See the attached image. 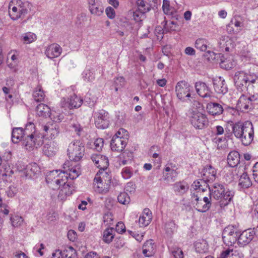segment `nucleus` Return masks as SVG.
<instances>
[{"instance_id":"052dcab7","label":"nucleus","mask_w":258,"mask_h":258,"mask_svg":"<svg viewBox=\"0 0 258 258\" xmlns=\"http://www.w3.org/2000/svg\"><path fill=\"white\" fill-rule=\"evenodd\" d=\"M105 13L107 17L110 19H113L115 17V12L113 8L108 7L106 8Z\"/></svg>"},{"instance_id":"1a4fd4ad","label":"nucleus","mask_w":258,"mask_h":258,"mask_svg":"<svg viewBox=\"0 0 258 258\" xmlns=\"http://www.w3.org/2000/svg\"><path fill=\"white\" fill-rule=\"evenodd\" d=\"M244 75L245 72L243 71L237 72L233 77L235 85L237 90L241 92L248 91V88L249 87V84L247 85L248 78Z\"/></svg>"},{"instance_id":"a211bd4d","label":"nucleus","mask_w":258,"mask_h":258,"mask_svg":"<svg viewBox=\"0 0 258 258\" xmlns=\"http://www.w3.org/2000/svg\"><path fill=\"white\" fill-rule=\"evenodd\" d=\"M95 176H101L103 181L104 182V187L98 186L99 188V191L102 192H107L109 191L111 180V176L110 173L105 170H99Z\"/></svg>"},{"instance_id":"9b49d317","label":"nucleus","mask_w":258,"mask_h":258,"mask_svg":"<svg viewBox=\"0 0 258 258\" xmlns=\"http://www.w3.org/2000/svg\"><path fill=\"white\" fill-rule=\"evenodd\" d=\"M83 100L76 94H74L67 99L63 98L60 102V106L62 108L70 109L80 107L82 104Z\"/></svg>"},{"instance_id":"4c0bfd02","label":"nucleus","mask_w":258,"mask_h":258,"mask_svg":"<svg viewBox=\"0 0 258 258\" xmlns=\"http://www.w3.org/2000/svg\"><path fill=\"white\" fill-rule=\"evenodd\" d=\"M36 39V35L32 32H28L24 33L21 36V40L24 43L29 44L34 41Z\"/></svg>"},{"instance_id":"603ef678","label":"nucleus","mask_w":258,"mask_h":258,"mask_svg":"<svg viewBox=\"0 0 258 258\" xmlns=\"http://www.w3.org/2000/svg\"><path fill=\"white\" fill-rule=\"evenodd\" d=\"M49 117H51V119L53 121L56 122H61L64 118V116L62 113L57 112H54L52 113L50 112V116Z\"/></svg>"},{"instance_id":"f704fd0d","label":"nucleus","mask_w":258,"mask_h":258,"mask_svg":"<svg viewBox=\"0 0 258 258\" xmlns=\"http://www.w3.org/2000/svg\"><path fill=\"white\" fill-rule=\"evenodd\" d=\"M220 65L221 68L228 70L234 68L236 65V62L232 57L226 58L224 60L221 58Z\"/></svg>"},{"instance_id":"39448f33","label":"nucleus","mask_w":258,"mask_h":258,"mask_svg":"<svg viewBox=\"0 0 258 258\" xmlns=\"http://www.w3.org/2000/svg\"><path fill=\"white\" fill-rule=\"evenodd\" d=\"M67 151L71 160L78 161L82 159L84 155L85 148L80 141L76 140L69 144Z\"/></svg>"},{"instance_id":"393cba45","label":"nucleus","mask_w":258,"mask_h":258,"mask_svg":"<svg viewBox=\"0 0 258 258\" xmlns=\"http://www.w3.org/2000/svg\"><path fill=\"white\" fill-rule=\"evenodd\" d=\"M206 109L208 112L213 116L220 115L223 111L222 106L218 103H209L207 105Z\"/></svg>"},{"instance_id":"7ed1b4c3","label":"nucleus","mask_w":258,"mask_h":258,"mask_svg":"<svg viewBox=\"0 0 258 258\" xmlns=\"http://www.w3.org/2000/svg\"><path fill=\"white\" fill-rule=\"evenodd\" d=\"M225 184L221 182H215L211 187H209L210 198H213L216 200H223L221 201V207L226 206L232 201L235 195L233 190L226 189Z\"/></svg>"},{"instance_id":"4d7b16f0","label":"nucleus","mask_w":258,"mask_h":258,"mask_svg":"<svg viewBox=\"0 0 258 258\" xmlns=\"http://www.w3.org/2000/svg\"><path fill=\"white\" fill-rule=\"evenodd\" d=\"M227 139L225 137H218V136L212 139V142L217 145V148L220 149L222 148V146H220V143L222 142H226Z\"/></svg>"},{"instance_id":"4468645a","label":"nucleus","mask_w":258,"mask_h":258,"mask_svg":"<svg viewBox=\"0 0 258 258\" xmlns=\"http://www.w3.org/2000/svg\"><path fill=\"white\" fill-rule=\"evenodd\" d=\"M213 88L218 94L224 95L228 92V87L225 80L221 77L212 79Z\"/></svg>"},{"instance_id":"dca6fc26","label":"nucleus","mask_w":258,"mask_h":258,"mask_svg":"<svg viewBox=\"0 0 258 258\" xmlns=\"http://www.w3.org/2000/svg\"><path fill=\"white\" fill-rule=\"evenodd\" d=\"M70 162H66L63 164V173L67 175V179L70 178L71 179L77 178L81 174V169L79 165H75L72 167L69 166Z\"/></svg>"},{"instance_id":"72a5a7b5","label":"nucleus","mask_w":258,"mask_h":258,"mask_svg":"<svg viewBox=\"0 0 258 258\" xmlns=\"http://www.w3.org/2000/svg\"><path fill=\"white\" fill-rule=\"evenodd\" d=\"M209 42L207 39L204 38H199L195 43V47L201 51L205 52L208 48Z\"/></svg>"},{"instance_id":"a878e982","label":"nucleus","mask_w":258,"mask_h":258,"mask_svg":"<svg viewBox=\"0 0 258 258\" xmlns=\"http://www.w3.org/2000/svg\"><path fill=\"white\" fill-rule=\"evenodd\" d=\"M172 186L174 192L180 195L185 194L189 189L188 184L184 180L176 182Z\"/></svg>"},{"instance_id":"473e14b6","label":"nucleus","mask_w":258,"mask_h":258,"mask_svg":"<svg viewBox=\"0 0 258 258\" xmlns=\"http://www.w3.org/2000/svg\"><path fill=\"white\" fill-rule=\"evenodd\" d=\"M208 182L209 181L203 178L202 179L194 181L192 186L195 190L199 189L202 191H205L208 188L211 187L208 184Z\"/></svg>"},{"instance_id":"aec40b11","label":"nucleus","mask_w":258,"mask_h":258,"mask_svg":"<svg viewBox=\"0 0 258 258\" xmlns=\"http://www.w3.org/2000/svg\"><path fill=\"white\" fill-rule=\"evenodd\" d=\"M61 51V47L58 44L53 43L48 46L45 51V54L48 58L52 59L59 56Z\"/></svg>"},{"instance_id":"4be33fe9","label":"nucleus","mask_w":258,"mask_h":258,"mask_svg":"<svg viewBox=\"0 0 258 258\" xmlns=\"http://www.w3.org/2000/svg\"><path fill=\"white\" fill-rule=\"evenodd\" d=\"M26 177L33 178L37 176L40 172V169L36 163H32L28 165L24 171Z\"/></svg>"},{"instance_id":"e2e57ef3","label":"nucleus","mask_w":258,"mask_h":258,"mask_svg":"<svg viewBox=\"0 0 258 258\" xmlns=\"http://www.w3.org/2000/svg\"><path fill=\"white\" fill-rule=\"evenodd\" d=\"M19 10V6L18 7H13L12 8V11H9V15L11 19L13 20H17L18 19L20 18V15H16V12Z\"/></svg>"},{"instance_id":"f03ea898","label":"nucleus","mask_w":258,"mask_h":258,"mask_svg":"<svg viewBox=\"0 0 258 258\" xmlns=\"http://www.w3.org/2000/svg\"><path fill=\"white\" fill-rule=\"evenodd\" d=\"M23 131L26 137L23 141V146L26 150L31 151L34 147L37 148L43 144V136L36 131L33 122H28Z\"/></svg>"},{"instance_id":"680f3d73","label":"nucleus","mask_w":258,"mask_h":258,"mask_svg":"<svg viewBox=\"0 0 258 258\" xmlns=\"http://www.w3.org/2000/svg\"><path fill=\"white\" fill-rule=\"evenodd\" d=\"M59 133V127L57 125H55L54 127H51L49 135L51 138H55L57 137Z\"/></svg>"},{"instance_id":"0e129e2a","label":"nucleus","mask_w":258,"mask_h":258,"mask_svg":"<svg viewBox=\"0 0 258 258\" xmlns=\"http://www.w3.org/2000/svg\"><path fill=\"white\" fill-rule=\"evenodd\" d=\"M244 232H245V234H246V238H247L248 241H250V242L251 241V240L253 239L254 237V235L255 234L256 235V233L254 230H251V229H248L244 231Z\"/></svg>"},{"instance_id":"6ab92c4d","label":"nucleus","mask_w":258,"mask_h":258,"mask_svg":"<svg viewBox=\"0 0 258 258\" xmlns=\"http://www.w3.org/2000/svg\"><path fill=\"white\" fill-rule=\"evenodd\" d=\"M217 171L214 167L211 165L205 166L201 172V176L203 179L209 181L215 180Z\"/></svg>"},{"instance_id":"f8f14e48","label":"nucleus","mask_w":258,"mask_h":258,"mask_svg":"<svg viewBox=\"0 0 258 258\" xmlns=\"http://www.w3.org/2000/svg\"><path fill=\"white\" fill-rule=\"evenodd\" d=\"M127 138L123 136L121 137L113 136L110 142L111 149L112 151L121 152L127 145Z\"/></svg>"},{"instance_id":"338daca9","label":"nucleus","mask_w":258,"mask_h":258,"mask_svg":"<svg viewBox=\"0 0 258 258\" xmlns=\"http://www.w3.org/2000/svg\"><path fill=\"white\" fill-rule=\"evenodd\" d=\"M145 13H143L142 11L139 10H136L134 12L133 17L134 19L137 21L139 22L141 21V17Z\"/></svg>"},{"instance_id":"5fc2aeb1","label":"nucleus","mask_w":258,"mask_h":258,"mask_svg":"<svg viewBox=\"0 0 258 258\" xmlns=\"http://www.w3.org/2000/svg\"><path fill=\"white\" fill-rule=\"evenodd\" d=\"M252 87L254 94L247 97L251 100L252 103L254 104L255 102L258 100V81L255 83V85H252Z\"/></svg>"},{"instance_id":"423d86ee","label":"nucleus","mask_w":258,"mask_h":258,"mask_svg":"<svg viewBox=\"0 0 258 258\" xmlns=\"http://www.w3.org/2000/svg\"><path fill=\"white\" fill-rule=\"evenodd\" d=\"M192 87L186 81H180L175 86V92L178 99L182 101L185 100V98L188 99L191 97V92Z\"/></svg>"},{"instance_id":"9d476101","label":"nucleus","mask_w":258,"mask_h":258,"mask_svg":"<svg viewBox=\"0 0 258 258\" xmlns=\"http://www.w3.org/2000/svg\"><path fill=\"white\" fill-rule=\"evenodd\" d=\"M239 231L236 225H229L225 227L222 232L223 242H237Z\"/></svg>"},{"instance_id":"6e6552de","label":"nucleus","mask_w":258,"mask_h":258,"mask_svg":"<svg viewBox=\"0 0 258 258\" xmlns=\"http://www.w3.org/2000/svg\"><path fill=\"white\" fill-rule=\"evenodd\" d=\"M95 124L98 128L105 129L109 126L110 117L109 114L104 110H100L94 114Z\"/></svg>"},{"instance_id":"864d4df0","label":"nucleus","mask_w":258,"mask_h":258,"mask_svg":"<svg viewBox=\"0 0 258 258\" xmlns=\"http://www.w3.org/2000/svg\"><path fill=\"white\" fill-rule=\"evenodd\" d=\"M83 78L85 81L92 82L95 79L94 73L90 70H86L83 73Z\"/></svg>"},{"instance_id":"69168bd1","label":"nucleus","mask_w":258,"mask_h":258,"mask_svg":"<svg viewBox=\"0 0 258 258\" xmlns=\"http://www.w3.org/2000/svg\"><path fill=\"white\" fill-rule=\"evenodd\" d=\"M171 252L175 258H183V255L182 251L179 248L171 250Z\"/></svg>"},{"instance_id":"774afa93","label":"nucleus","mask_w":258,"mask_h":258,"mask_svg":"<svg viewBox=\"0 0 258 258\" xmlns=\"http://www.w3.org/2000/svg\"><path fill=\"white\" fill-rule=\"evenodd\" d=\"M253 177L254 181L258 182V162H256L252 168Z\"/></svg>"},{"instance_id":"49530a36","label":"nucleus","mask_w":258,"mask_h":258,"mask_svg":"<svg viewBox=\"0 0 258 258\" xmlns=\"http://www.w3.org/2000/svg\"><path fill=\"white\" fill-rule=\"evenodd\" d=\"M23 219L18 215H14L11 218L12 226L14 227L20 226L23 223Z\"/></svg>"},{"instance_id":"c9c22d12","label":"nucleus","mask_w":258,"mask_h":258,"mask_svg":"<svg viewBox=\"0 0 258 258\" xmlns=\"http://www.w3.org/2000/svg\"><path fill=\"white\" fill-rule=\"evenodd\" d=\"M154 243H145L143 246V253L146 257H150L155 253Z\"/></svg>"},{"instance_id":"c03bdc74","label":"nucleus","mask_w":258,"mask_h":258,"mask_svg":"<svg viewBox=\"0 0 258 258\" xmlns=\"http://www.w3.org/2000/svg\"><path fill=\"white\" fill-rule=\"evenodd\" d=\"M114 229L112 228H107L103 232V238L104 242H110L112 240Z\"/></svg>"},{"instance_id":"8fccbe9b","label":"nucleus","mask_w":258,"mask_h":258,"mask_svg":"<svg viewBox=\"0 0 258 258\" xmlns=\"http://www.w3.org/2000/svg\"><path fill=\"white\" fill-rule=\"evenodd\" d=\"M151 217H147V216H141L139 219V223L140 227H144L148 226L151 221Z\"/></svg>"},{"instance_id":"7c9ffc66","label":"nucleus","mask_w":258,"mask_h":258,"mask_svg":"<svg viewBox=\"0 0 258 258\" xmlns=\"http://www.w3.org/2000/svg\"><path fill=\"white\" fill-rule=\"evenodd\" d=\"M211 198H209L207 197H205L203 198V202L205 203L203 206H202V201L200 200L199 202L197 203L196 206L197 207V210L201 213H204L207 212L211 206V202L210 200Z\"/></svg>"},{"instance_id":"09e8293b","label":"nucleus","mask_w":258,"mask_h":258,"mask_svg":"<svg viewBox=\"0 0 258 258\" xmlns=\"http://www.w3.org/2000/svg\"><path fill=\"white\" fill-rule=\"evenodd\" d=\"M195 246L196 251L199 253H205L208 249L207 243H196Z\"/></svg>"},{"instance_id":"2eb2a0df","label":"nucleus","mask_w":258,"mask_h":258,"mask_svg":"<svg viewBox=\"0 0 258 258\" xmlns=\"http://www.w3.org/2000/svg\"><path fill=\"white\" fill-rule=\"evenodd\" d=\"M195 88L198 95L202 98H210L212 96L213 93L211 88L205 82L202 81L196 82Z\"/></svg>"},{"instance_id":"58836bf2","label":"nucleus","mask_w":258,"mask_h":258,"mask_svg":"<svg viewBox=\"0 0 258 258\" xmlns=\"http://www.w3.org/2000/svg\"><path fill=\"white\" fill-rule=\"evenodd\" d=\"M33 97L36 102H42L44 100L45 94L40 87L37 88L33 92Z\"/></svg>"},{"instance_id":"2f4dec72","label":"nucleus","mask_w":258,"mask_h":258,"mask_svg":"<svg viewBox=\"0 0 258 258\" xmlns=\"http://www.w3.org/2000/svg\"><path fill=\"white\" fill-rule=\"evenodd\" d=\"M19 4V13L23 18L29 12L31 11L33 6L31 3L28 2H22L20 1Z\"/></svg>"},{"instance_id":"f3484780","label":"nucleus","mask_w":258,"mask_h":258,"mask_svg":"<svg viewBox=\"0 0 258 258\" xmlns=\"http://www.w3.org/2000/svg\"><path fill=\"white\" fill-rule=\"evenodd\" d=\"M115 231L118 233L125 232L126 234L129 236H131L139 242H141L143 240V238L144 237V234L142 233H139L136 231H133L129 230L126 231L125 226L122 222L117 223L115 227Z\"/></svg>"},{"instance_id":"20e7f679","label":"nucleus","mask_w":258,"mask_h":258,"mask_svg":"<svg viewBox=\"0 0 258 258\" xmlns=\"http://www.w3.org/2000/svg\"><path fill=\"white\" fill-rule=\"evenodd\" d=\"M188 117L190 123L197 129H203L209 125V120L206 115L197 110L190 109Z\"/></svg>"},{"instance_id":"bf43d9fd","label":"nucleus","mask_w":258,"mask_h":258,"mask_svg":"<svg viewBox=\"0 0 258 258\" xmlns=\"http://www.w3.org/2000/svg\"><path fill=\"white\" fill-rule=\"evenodd\" d=\"M245 77H247L248 78V81H247V83L249 84V87L251 86L252 87V85H255V83L258 82V79L255 76H252L250 74H248L245 73Z\"/></svg>"},{"instance_id":"c756f323","label":"nucleus","mask_w":258,"mask_h":258,"mask_svg":"<svg viewBox=\"0 0 258 258\" xmlns=\"http://www.w3.org/2000/svg\"><path fill=\"white\" fill-rule=\"evenodd\" d=\"M177 228V226L176 225L174 221L169 220L166 222L164 225V231L166 236L169 237H171L176 231Z\"/></svg>"},{"instance_id":"79ce46f5","label":"nucleus","mask_w":258,"mask_h":258,"mask_svg":"<svg viewBox=\"0 0 258 258\" xmlns=\"http://www.w3.org/2000/svg\"><path fill=\"white\" fill-rule=\"evenodd\" d=\"M1 162L2 158L0 157V177L10 176L12 171L11 170L10 166H7L4 163L2 165Z\"/></svg>"},{"instance_id":"f257e3e1","label":"nucleus","mask_w":258,"mask_h":258,"mask_svg":"<svg viewBox=\"0 0 258 258\" xmlns=\"http://www.w3.org/2000/svg\"><path fill=\"white\" fill-rule=\"evenodd\" d=\"M233 135L239 139L244 146L249 145L254 138V129L251 122L238 121L231 124Z\"/></svg>"},{"instance_id":"a19ab883","label":"nucleus","mask_w":258,"mask_h":258,"mask_svg":"<svg viewBox=\"0 0 258 258\" xmlns=\"http://www.w3.org/2000/svg\"><path fill=\"white\" fill-rule=\"evenodd\" d=\"M89 10L91 14L99 16L103 13L104 9L100 3H99L89 8Z\"/></svg>"},{"instance_id":"bb28decb","label":"nucleus","mask_w":258,"mask_h":258,"mask_svg":"<svg viewBox=\"0 0 258 258\" xmlns=\"http://www.w3.org/2000/svg\"><path fill=\"white\" fill-rule=\"evenodd\" d=\"M227 162L229 166L234 167L237 166L240 162V154L236 151L230 152L227 157Z\"/></svg>"},{"instance_id":"13d9d810","label":"nucleus","mask_w":258,"mask_h":258,"mask_svg":"<svg viewBox=\"0 0 258 258\" xmlns=\"http://www.w3.org/2000/svg\"><path fill=\"white\" fill-rule=\"evenodd\" d=\"M103 145L104 141L102 138H97L94 142L95 149L98 151L102 150Z\"/></svg>"},{"instance_id":"a18cd8bd","label":"nucleus","mask_w":258,"mask_h":258,"mask_svg":"<svg viewBox=\"0 0 258 258\" xmlns=\"http://www.w3.org/2000/svg\"><path fill=\"white\" fill-rule=\"evenodd\" d=\"M94 187L96 191L102 194H106V192H102L99 191V188L98 186L104 187V182L103 181V179L101 178V176H95L94 179Z\"/></svg>"},{"instance_id":"c85d7f7f","label":"nucleus","mask_w":258,"mask_h":258,"mask_svg":"<svg viewBox=\"0 0 258 258\" xmlns=\"http://www.w3.org/2000/svg\"><path fill=\"white\" fill-rule=\"evenodd\" d=\"M36 112L38 115L46 117L50 116L51 110L48 106L40 103L37 106Z\"/></svg>"},{"instance_id":"37998d69","label":"nucleus","mask_w":258,"mask_h":258,"mask_svg":"<svg viewBox=\"0 0 258 258\" xmlns=\"http://www.w3.org/2000/svg\"><path fill=\"white\" fill-rule=\"evenodd\" d=\"M96 167L99 168V170H106L109 166V160L105 156L102 155V158L96 165Z\"/></svg>"},{"instance_id":"e433bc0d","label":"nucleus","mask_w":258,"mask_h":258,"mask_svg":"<svg viewBox=\"0 0 258 258\" xmlns=\"http://www.w3.org/2000/svg\"><path fill=\"white\" fill-rule=\"evenodd\" d=\"M61 257L62 258H77L76 251L75 249L72 246H69L68 248L61 251Z\"/></svg>"},{"instance_id":"5701e85b","label":"nucleus","mask_w":258,"mask_h":258,"mask_svg":"<svg viewBox=\"0 0 258 258\" xmlns=\"http://www.w3.org/2000/svg\"><path fill=\"white\" fill-rule=\"evenodd\" d=\"M237 105L240 109L245 110L252 109L254 107L253 103L251 102V100L244 94H242L240 96L238 100Z\"/></svg>"},{"instance_id":"ea45409f","label":"nucleus","mask_w":258,"mask_h":258,"mask_svg":"<svg viewBox=\"0 0 258 258\" xmlns=\"http://www.w3.org/2000/svg\"><path fill=\"white\" fill-rule=\"evenodd\" d=\"M136 3L138 9L143 13L148 12L151 10V5L144 0H137Z\"/></svg>"},{"instance_id":"b1692460","label":"nucleus","mask_w":258,"mask_h":258,"mask_svg":"<svg viewBox=\"0 0 258 258\" xmlns=\"http://www.w3.org/2000/svg\"><path fill=\"white\" fill-rule=\"evenodd\" d=\"M26 137L25 133L22 127H15L13 129L12 132V141L14 143H18L20 141H22L23 145V141Z\"/></svg>"},{"instance_id":"412c9836","label":"nucleus","mask_w":258,"mask_h":258,"mask_svg":"<svg viewBox=\"0 0 258 258\" xmlns=\"http://www.w3.org/2000/svg\"><path fill=\"white\" fill-rule=\"evenodd\" d=\"M58 149L57 143L53 141H50L45 144L43 147V152L47 156L51 157L56 153Z\"/></svg>"},{"instance_id":"cd10ccee","label":"nucleus","mask_w":258,"mask_h":258,"mask_svg":"<svg viewBox=\"0 0 258 258\" xmlns=\"http://www.w3.org/2000/svg\"><path fill=\"white\" fill-rule=\"evenodd\" d=\"M252 185V181L246 172H243L239 179L238 186L242 189H246Z\"/></svg>"},{"instance_id":"de8ad7c7","label":"nucleus","mask_w":258,"mask_h":258,"mask_svg":"<svg viewBox=\"0 0 258 258\" xmlns=\"http://www.w3.org/2000/svg\"><path fill=\"white\" fill-rule=\"evenodd\" d=\"M118 202L123 205L128 204L130 202V198L126 192H121L117 197Z\"/></svg>"},{"instance_id":"0eeeda50","label":"nucleus","mask_w":258,"mask_h":258,"mask_svg":"<svg viewBox=\"0 0 258 258\" xmlns=\"http://www.w3.org/2000/svg\"><path fill=\"white\" fill-rule=\"evenodd\" d=\"M67 175H66L62 171L60 170H52L48 172L46 176V181L48 184L56 185L58 186L61 182L64 183L67 180Z\"/></svg>"},{"instance_id":"3c124183","label":"nucleus","mask_w":258,"mask_h":258,"mask_svg":"<svg viewBox=\"0 0 258 258\" xmlns=\"http://www.w3.org/2000/svg\"><path fill=\"white\" fill-rule=\"evenodd\" d=\"M121 173L124 179H129L133 174V169L130 167H125L122 169Z\"/></svg>"},{"instance_id":"6e6d98bb","label":"nucleus","mask_w":258,"mask_h":258,"mask_svg":"<svg viewBox=\"0 0 258 258\" xmlns=\"http://www.w3.org/2000/svg\"><path fill=\"white\" fill-rule=\"evenodd\" d=\"M103 222L106 225L110 226L113 224V218L111 213L108 212L103 216Z\"/></svg>"},{"instance_id":"ddd939ff","label":"nucleus","mask_w":258,"mask_h":258,"mask_svg":"<svg viewBox=\"0 0 258 258\" xmlns=\"http://www.w3.org/2000/svg\"><path fill=\"white\" fill-rule=\"evenodd\" d=\"M60 190L58 193V198L61 200H65L68 196H71L75 190V186L72 182H61V184L58 185L60 187Z\"/></svg>"}]
</instances>
